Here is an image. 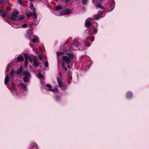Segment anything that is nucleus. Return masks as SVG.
Instances as JSON below:
<instances>
[{"instance_id":"79ce46f5","label":"nucleus","mask_w":149,"mask_h":149,"mask_svg":"<svg viewBox=\"0 0 149 149\" xmlns=\"http://www.w3.org/2000/svg\"><path fill=\"white\" fill-rule=\"evenodd\" d=\"M65 6H66V5H65Z\"/></svg>"},{"instance_id":"2eb2a0df","label":"nucleus","mask_w":149,"mask_h":149,"mask_svg":"<svg viewBox=\"0 0 149 149\" xmlns=\"http://www.w3.org/2000/svg\"><path fill=\"white\" fill-rule=\"evenodd\" d=\"M33 62V65L37 67L39 65V64L36 59H34Z\"/></svg>"},{"instance_id":"f3484780","label":"nucleus","mask_w":149,"mask_h":149,"mask_svg":"<svg viewBox=\"0 0 149 149\" xmlns=\"http://www.w3.org/2000/svg\"><path fill=\"white\" fill-rule=\"evenodd\" d=\"M91 25V23L88 20H86L85 22V26L87 27L90 26Z\"/></svg>"},{"instance_id":"a19ab883","label":"nucleus","mask_w":149,"mask_h":149,"mask_svg":"<svg viewBox=\"0 0 149 149\" xmlns=\"http://www.w3.org/2000/svg\"><path fill=\"white\" fill-rule=\"evenodd\" d=\"M67 67H68V68H70V66L69 65H68L67 66Z\"/></svg>"},{"instance_id":"a878e982","label":"nucleus","mask_w":149,"mask_h":149,"mask_svg":"<svg viewBox=\"0 0 149 149\" xmlns=\"http://www.w3.org/2000/svg\"><path fill=\"white\" fill-rule=\"evenodd\" d=\"M26 15L27 17H30L31 16H34L33 13H27Z\"/></svg>"},{"instance_id":"412c9836","label":"nucleus","mask_w":149,"mask_h":149,"mask_svg":"<svg viewBox=\"0 0 149 149\" xmlns=\"http://www.w3.org/2000/svg\"><path fill=\"white\" fill-rule=\"evenodd\" d=\"M132 96V93L131 92H128L127 95V98L131 97Z\"/></svg>"},{"instance_id":"39448f33","label":"nucleus","mask_w":149,"mask_h":149,"mask_svg":"<svg viewBox=\"0 0 149 149\" xmlns=\"http://www.w3.org/2000/svg\"><path fill=\"white\" fill-rule=\"evenodd\" d=\"M71 13L70 11L68 9H65L63 12L60 14V16H62L65 15H68Z\"/></svg>"},{"instance_id":"423d86ee","label":"nucleus","mask_w":149,"mask_h":149,"mask_svg":"<svg viewBox=\"0 0 149 149\" xmlns=\"http://www.w3.org/2000/svg\"><path fill=\"white\" fill-rule=\"evenodd\" d=\"M19 85L21 86L22 88L24 90L27 91L26 86L23 83H20Z\"/></svg>"},{"instance_id":"a211bd4d","label":"nucleus","mask_w":149,"mask_h":149,"mask_svg":"<svg viewBox=\"0 0 149 149\" xmlns=\"http://www.w3.org/2000/svg\"><path fill=\"white\" fill-rule=\"evenodd\" d=\"M93 18L94 19L97 20L99 19L100 18V17L98 15L96 14L93 16Z\"/></svg>"},{"instance_id":"f704fd0d","label":"nucleus","mask_w":149,"mask_h":149,"mask_svg":"<svg viewBox=\"0 0 149 149\" xmlns=\"http://www.w3.org/2000/svg\"><path fill=\"white\" fill-rule=\"evenodd\" d=\"M71 0H64V1L65 2L67 5H68V2L70 1Z\"/></svg>"},{"instance_id":"7ed1b4c3","label":"nucleus","mask_w":149,"mask_h":149,"mask_svg":"<svg viewBox=\"0 0 149 149\" xmlns=\"http://www.w3.org/2000/svg\"><path fill=\"white\" fill-rule=\"evenodd\" d=\"M30 8L33 10L34 17L35 18H37V15L36 11V9L34 8L33 4L32 3H30Z\"/></svg>"},{"instance_id":"4468645a","label":"nucleus","mask_w":149,"mask_h":149,"mask_svg":"<svg viewBox=\"0 0 149 149\" xmlns=\"http://www.w3.org/2000/svg\"><path fill=\"white\" fill-rule=\"evenodd\" d=\"M6 13L3 11L2 10L0 9V15L2 17L5 16L6 15Z\"/></svg>"},{"instance_id":"4be33fe9","label":"nucleus","mask_w":149,"mask_h":149,"mask_svg":"<svg viewBox=\"0 0 149 149\" xmlns=\"http://www.w3.org/2000/svg\"><path fill=\"white\" fill-rule=\"evenodd\" d=\"M115 7V4L114 3H112L111 4V11ZM110 11H108L107 12H110Z\"/></svg>"},{"instance_id":"6e6552de","label":"nucleus","mask_w":149,"mask_h":149,"mask_svg":"<svg viewBox=\"0 0 149 149\" xmlns=\"http://www.w3.org/2000/svg\"><path fill=\"white\" fill-rule=\"evenodd\" d=\"M24 60V58L22 56H18L17 58V60L16 61L15 60V62L18 63L20 61H23Z\"/></svg>"},{"instance_id":"4c0bfd02","label":"nucleus","mask_w":149,"mask_h":149,"mask_svg":"<svg viewBox=\"0 0 149 149\" xmlns=\"http://www.w3.org/2000/svg\"><path fill=\"white\" fill-rule=\"evenodd\" d=\"M11 77L12 78L13 77V74H10Z\"/></svg>"},{"instance_id":"6ab92c4d","label":"nucleus","mask_w":149,"mask_h":149,"mask_svg":"<svg viewBox=\"0 0 149 149\" xmlns=\"http://www.w3.org/2000/svg\"><path fill=\"white\" fill-rule=\"evenodd\" d=\"M37 77L40 79H42L44 77V76L39 72L38 74Z\"/></svg>"},{"instance_id":"ea45409f","label":"nucleus","mask_w":149,"mask_h":149,"mask_svg":"<svg viewBox=\"0 0 149 149\" xmlns=\"http://www.w3.org/2000/svg\"><path fill=\"white\" fill-rule=\"evenodd\" d=\"M31 2L34 1L35 0H29Z\"/></svg>"},{"instance_id":"c9c22d12","label":"nucleus","mask_w":149,"mask_h":149,"mask_svg":"<svg viewBox=\"0 0 149 149\" xmlns=\"http://www.w3.org/2000/svg\"><path fill=\"white\" fill-rule=\"evenodd\" d=\"M38 58H39L41 61L42 60V58L40 56H38Z\"/></svg>"},{"instance_id":"473e14b6","label":"nucleus","mask_w":149,"mask_h":149,"mask_svg":"<svg viewBox=\"0 0 149 149\" xmlns=\"http://www.w3.org/2000/svg\"><path fill=\"white\" fill-rule=\"evenodd\" d=\"M92 19L91 18H88L86 20H88V21H89L90 22L92 21Z\"/></svg>"},{"instance_id":"c85d7f7f","label":"nucleus","mask_w":149,"mask_h":149,"mask_svg":"<svg viewBox=\"0 0 149 149\" xmlns=\"http://www.w3.org/2000/svg\"><path fill=\"white\" fill-rule=\"evenodd\" d=\"M44 65L45 66L47 67H48V63L47 61H45L44 62Z\"/></svg>"},{"instance_id":"20e7f679","label":"nucleus","mask_w":149,"mask_h":149,"mask_svg":"<svg viewBox=\"0 0 149 149\" xmlns=\"http://www.w3.org/2000/svg\"><path fill=\"white\" fill-rule=\"evenodd\" d=\"M78 40L74 39V43L72 46L73 49L75 50H77L79 49V45L77 44H76L75 42H77Z\"/></svg>"},{"instance_id":"aec40b11","label":"nucleus","mask_w":149,"mask_h":149,"mask_svg":"<svg viewBox=\"0 0 149 149\" xmlns=\"http://www.w3.org/2000/svg\"><path fill=\"white\" fill-rule=\"evenodd\" d=\"M25 17L19 16L17 20L18 21H21L25 19Z\"/></svg>"},{"instance_id":"c756f323","label":"nucleus","mask_w":149,"mask_h":149,"mask_svg":"<svg viewBox=\"0 0 149 149\" xmlns=\"http://www.w3.org/2000/svg\"><path fill=\"white\" fill-rule=\"evenodd\" d=\"M88 0H82V1L84 5L86 4Z\"/></svg>"},{"instance_id":"2f4dec72","label":"nucleus","mask_w":149,"mask_h":149,"mask_svg":"<svg viewBox=\"0 0 149 149\" xmlns=\"http://www.w3.org/2000/svg\"><path fill=\"white\" fill-rule=\"evenodd\" d=\"M15 73V70H12L10 72V74H14Z\"/></svg>"},{"instance_id":"9d476101","label":"nucleus","mask_w":149,"mask_h":149,"mask_svg":"<svg viewBox=\"0 0 149 149\" xmlns=\"http://www.w3.org/2000/svg\"><path fill=\"white\" fill-rule=\"evenodd\" d=\"M57 80L59 86L60 87H61L62 86V82L61 80L58 77H57Z\"/></svg>"},{"instance_id":"5701e85b","label":"nucleus","mask_w":149,"mask_h":149,"mask_svg":"<svg viewBox=\"0 0 149 149\" xmlns=\"http://www.w3.org/2000/svg\"><path fill=\"white\" fill-rule=\"evenodd\" d=\"M96 7L98 8H100L102 9H104V8L102 7V5L99 4L97 5H96Z\"/></svg>"},{"instance_id":"0eeeda50","label":"nucleus","mask_w":149,"mask_h":149,"mask_svg":"<svg viewBox=\"0 0 149 149\" xmlns=\"http://www.w3.org/2000/svg\"><path fill=\"white\" fill-rule=\"evenodd\" d=\"M23 74L25 77H29V78H30L31 77V74L30 72L29 71H24L23 72Z\"/></svg>"},{"instance_id":"1a4fd4ad","label":"nucleus","mask_w":149,"mask_h":149,"mask_svg":"<svg viewBox=\"0 0 149 149\" xmlns=\"http://www.w3.org/2000/svg\"><path fill=\"white\" fill-rule=\"evenodd\" d=\"M25 61L26 63H27L29 61H30L31 63H32L33 61L31 59V58L29 57V56H26L25 57Z\"/></svg>"},{"instance_id":"37998d69","label":"nucleus","mask_w":149,"mask_h":149,"mask_svg":"<svg viewBox=\"0 0 149 149\" xmlns=\"http://www.w3.org/2000/svg\"><path fill=\"white\" fill-rule=\"evenodd\" d=\"M1 2L0 1V3H1Z\"/></svg>"},{"instance_id":"ddd939ff","label":"nucleus","mask_w":149,"mask_h":149,"mask_svg":"<svg viewBox=\"0 0 149 149\" xmlns=\"http://www.w3.org/2000/svg\"><path fill=\"white\" fill-rule=\"evenodd\" d=\"M30 78H29V77H25L23 78L24 81L25 82H28L29 81V79Z\"/></svg>"},{"instance_id":"f257e3e1","label":"nucleus","mask_w":149,"mask_h":149,"mask_svg":"<svg viewBox=\"0 0 149 149\" xmlns=\"http://www.w3.org/2000/svg\"><path fill=\"white\" fill-rule=\"evenodd\" d=\"M73 55L72 54L69 53L67 56H64L63 57V63L62 64V67L65 70L67 71V69L65 66V62L67 64H69L71 62V59L73 57Z\"/></svg>"},{"instance_id":"393cba45","label":"nucleus","mask_w":149,"mask_h":149,"mask_svg":"<svg viewBox=\"0 0 149 149\" xmlns=\"http://www.w3.org/2000/svg\"><path fill=\"white\" fill-rule=\"evenodd\" d=\"M55 8L57 10H60L62 9V8L61 6H56Z\"/></svg>"},{"instance_id":"9b49d317","label":"nucleus","mask_w":149,"mask_h":149,"mask_svg":"<svg viewBox=\"0 0 149 149\" xmlns=\"http://www.w3.org/2000/svg\"><path fill=\"white\" fill-rule=\"evenodd\" d=\"M26 38L28 39H30L31 40H32V41L33 43H35L36 41H37V39L36 38H32L31 37L29 38V37L27 36H26Z\"/></svg>"},{"instance_id":"58836bf2","label":"nucleus","mask_w":149,"mask_h":149,"mask_svg":"<svg viewBox=\"0 0 149 149\" xmlns=\"http://www.w3.org/2000/svg\"><path fill=\"white\" fill-rule=\"evenodd\" d=\"M11 84H12V86H14V84L13 83V82H12L11 83Z\"/></svg>"},{"instance_id":"72a5a7b5","label":"nucleus","mask_w":149,"mask_h":149,"mask_svg":"<svg viewBox=\"0 0 149 149\" xmlns=\"http://www.w3.org/2000/svg\"><path fill=\"white\" fill-rule=\"evenodd\" d=\"M18 2L21 5H23V3L21 0H17Z\"/></svg>"},{"instance_id":"f8f14e48","label":"nucleus","mask_w":149,"mask_h":149,"mask_svg":"<svg viewBox=\"0 0 149 149\" xmlns=\"http://www.w3.org/2000/svg\"><path fill=\"white\" fill-rule=\"evenodd\" d=\"M9 77L7 75H6L5 77V78L4 81V83L6 85L9 82Z\"/></svg>"},{"instance_id":"bb28decb","label":"nucleus","mask_w":149,"mask_h":149,"mask_svg":"<svg viewBox=\"0 0 149 149\" xmlns=\"http://www.w3.org/2000/svg\"><path fill=\"white\" fill-rule=\"evenodd\" d=\"M51 91L53 92H57L58 91V89L56 87H55L54 89H51Z\"/></svg>"},{"instance_id":"b1692460","label":"nucleus","mask_w":149,"mask_h":149,"mask_svg":"<svg viewBox=\"0 0 149 149\" xmlns=\"http://www.w3.org/2000/svg\"><path fill=\"white\" fill-rule=\"evenodd\" d=\"M63 53L62 52H57L56 53V54L58 56H60L62 55Z\"/></svg>"},{"instance_id":"cd10ccee","label":"nucleus","mask_w":149,"mask_h":149,"mask_svg":"<svg viewBox=\"0 0 149 149\" xmlns=\"http://www.w3.org/2000/svg\"><path fill=\"white\" fill-rule=\"evenodd\" d=\"M46 87L48 88V89L50 90L52 88L51 86L49 84H47L46 85Z\"/></svg>"},{"instance_id":"e433bc0d","label":"nucleus","mask_w":149,"mask_h":149,"mask_svg":"<svg viewBox=\"0 0 149 149\" xmlns=\"http://www.w3.org/2000/svg\"><path fill=\"white\" fill-rule=\"evenodd\" d=\"M102 12L101 11H99L98 12V15L102 14Z\"/></svg>"},{"instance_id":"f03ea898","label":"nucleus","mask_w":149,"mask_h":149,"mask_svg":"<svg viewBox=\"0 0 149 149\" xmlns=\"http://www.w3.org/2000/svg\"><path fill=\"white\" fill-rule=\"evenodd\" d=\"M19 14V12L17 10L14 11L12 13V16L14 17V18L12 17L10 18V19L12 21H16L17 20V15Z\"/></svg>"},{"instance_id":"dca6fc26","label":"nucleus","mask_w":149,"mask_h":149,"mask_svg":"<svg viewBox=\"0 0 149 149\" xmlns=\"http://www.w3.org/2000/svg\"><path fill=\"white\" fill-rule=\"evenodd\" d=\"M22 71V68L21 66V68L19 69H18L17 70V73L18 74H20Z\"/></svg>"},{"instance_id":"7c9ffc66","label":"nucleus","mask_w":149,"mask_h":149,"mask_svg":"<svg viewBox=\"0 0 149 149\" xmlns=\"http://www.w3.org/2000/svg\"><path fill=\"white\" fill-rule=\"evenodd\" d=\"M28 26V25L26 24H24L22 25L21 27L23 28H26L27 26Z\"/></svg>"}]
</instances>
